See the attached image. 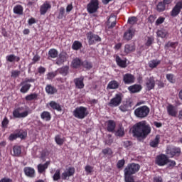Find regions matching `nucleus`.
I'll return each instance as SVG.
<instances>
[{
  "mask_svg": "<svg viewBox=\"0 0 182 182\" xmlns=\"http://www.w3.org/2000/svg\"><path fill=\"white\" fill-rule=\"evenodd\" d=\"M22 153V149L19 146H14L13 147V156L18 157Z\"/></svg>",
  "mask_w": 182,
  "mask_h": 182,
  "instance_id": "33",
  "label": "nucleus"
},
{
  "mask_svg": "<svg viewBox=\"0 0 182 182\" xmlns=\"http://www.w3.org/2000/svg\"><path fill=\"white\" fill-rule=\"evenodd\" d=\"M157 36L162 38H168V31L165 29L159 30L156 32Z\"/></svg>",
  "mask_w": 182,
  "mask_h": 182,
  "instance_id": "30",
  "label": "nucleus"
},
{
  "mask_svg": "<svg viewBox=\"0 0 182 182\" xmlns=\"http://www.w3.org/2000/svg\"><path fill=\"white\" fill-rule=\"evenodd\" d=\"M36 99H38V94L36 93H32L25 97V100L28 102L36 100Z\"/></svg>",
  "mask_w": 182,
  "mask_h": 182,
  "instance_id": "38",
  "label": "nucleus"
},
{
  "mask_svg": "<svg viewBox=\"0 0 182 182\" xmlns=\"http://www.w3.org/2000/svg\"><path fill=\"white\" fill-rule=\"evenodd\" d=\"M59 73L60 75H63V76H66L69 73V68L68 66L63 67L59 69Z\"/></svg>",
  "mask_w": 182,
  "mask_h": 182,
  "instance_id": "40",
  "label": "nucleus"
},
{
  "mask_svg": "<svg viewBox=\"0 0 182 182\" xmlns=\"http://www.w3.org/2000/svg\"><path fill=\"white\" fill-rule=\"evenodd\" d=\"M73 9V5L72 4H68L66 7V12L67 14H69Z\"/></svg>",
  "mask_w": 182,
  "mask_h": 182,
  "instance_id": "61",
  "label": "nucleus"
},
{
  "mask_svg": "<svg viewBox=\"0 0 182 182\" xmlns=\"http://www.w3.org/2000/svg\"><path fill=\"white\" fill-rule=\"evenodd\" d=\"M99 10V0H90L87 5V11L88 14H96Z\"/></svg>",
  "mask_w": 182,
  "mask_h": 182,
  "instance_id": "6",
  "label": "nucleus"
},
{
  "mask_svg": "<svg viewBox=\"0 0 182 182\" xmlns=\"http://www.w3.org/2000/svg\"><path fill=\"white\" fill-rule=\"evenodd\" d=\"M41 119H43V120H46V122H49V120H50V113H49L48 112L44 111L41 113Z\"/></svg>",
  "mask_w": 182,
  "mask_h": 182,
  "instance_id": "36",
  "label": "nucleus"
},
{
  "mask_svg": "<svg viewBox=\"0 0 182 182\" xmlns=\"http://www.w3.org/2000/svg\"><path fill=\"white\" fill-rule=\"evenodd\" d=\"M159 144H160V135L158 134L155 136L154 139L150 141L149 146L155 149L156 147H159Z\"/></svg>",
  "mask_w": 182,
  "mask_h": 182,
  "instance_id": "20",
  "label": "nucleus"
},
{
  "mask_svg": "<svg viewBox=\"0 0 182 182\" xmlns=\"http://www.w3.org/2000/svg\"><path fill=\"white\" fill-rule=\"evenodd\" d=\"M132 133L135 137L146 139L151 133V127L146 121H141L132 127Z\"/></svg>",
  "mask_w": 182,
  "mask_h": 182,
  "instance_id": "1",
  "label": "nucleus"
},
{
  "mask_svg": "<svg viewBox=\"0 0 182 182\" xmlns=\"http://www.w3.org/2000/svg\"><path fill=\"white\" fill-rule=\"evenodd\" d=\"M166 79L171 83H174L176 80H174V75L173 74H166Z\"/></svg>",
  "mask_w": 182,
  "mask_h": 182,
  "instance_id": "50",
  "label": "nucleus"
},
{
  "mask_svg": "<svg viewBox=\"0 0 182 182\" xmlns=\"http://www.w3.org/2000/svg\"><path fill=\"white\" fill-rule=\"evenodd\" d=\"M123 80L125 85H130L132 83H134V76L132 74H125L123 76Z\"/></svg>",
  "mask_w": 182,
  "mask_h": 182,
  "instance_id": "15",
  "label": "nucleus"
},
{
  "mask_svg": "<svg viewBox=\"0 0 182 182\" xmlns=\"http://www.w3.org/2000/svg\"><path fill=\"white\" fill-rule=\"evenodd\" d=\"M83 80H85V77H83L74 79V83L77 89H83V87H85V83L83 82Z\"/></svg>",
  "mask_w": 182,
  "mask_h": 182,
  "instance_id": "14",
  "label": "nucleus"
},
{
  "mask_svg": "<svg viewBox=\"0 0 182 182\" xmlns=\"http://www.w3.org/2000/svg\"><path fill=\"white\" fill-rule=\"evenodd\" d=\"M21 85L22 86L20 90L21 93H28L29 89H31V87L32 86L31 84H22V82H21Z\"/></svg>",
  "mask_w": 182,
  "mask_h": 182,
  "instance_id": "31",
  "label": "nucleus"
},
{
  "mask_svg": "<svg viewBox=\"0 0 182 182\" xmlns=\"http://www.w3.org/2000/svg\"><path fill=\"white\" fill-rule=\"evenodd\" d=\"M124 163H125L124 159L119 160L117 164V168H122V167L124 166Z\"/></svg>",
  "mask_w": 182,
  "mask_h": 182,
  "instance_id": "56",
  "label": "nucleus"
},
{
  "mask_svg": "<svg viewBox=\"0 0 182 182\" xmlns=\"http://www.w3.org/2000/svg\"><path fill=\"white\" fill-rule=\"evenodd\" d=\"M119 110H121V112H123L124 113V112L129 111V107L126 105H121L119 107Z\"/></svg>",
  "mask_w": 182,
  "mask_h": 182,
  "instance_id": "55",
  "label": "nucleus"
},
{
  "mask_svg": "<svg viewBox=\"0 0 182 182\" xmlns=\"http://www.w3.org/2000/svg\"><path fill=\"white\" fill-rule=\"evenodd\" d=\"M163 22H164V17H159L156 21V25H161V23H163Z\"/></svg>",
  "mask_w": 182,
  "mask_h": 182,
  "instance_id": "60",
  "label": "nucleus"
},
{
  "mask_svg": "<svg viewBox=\"0 0 182 182\" xmlns=\"http://www.w3.org/2000/svg\"><path fill=\"white\" fill-rule=\"evenodd\" d=\"M134 36V30L133 28H129L127 31L124 33V41H130Z\"/></svg>",
  "mask_w": 182,
  "mask_h": 182,
  "instance_id": "19",
  "label": "nucleus"
},
{
  "mask_svg": "<svg viewBox=\"0 0 182 182\" xmlns=\"http://www.w3.org/2000/svg\"><path fill=\"white\" fill-rule=\"evenodd\" d=\"M17 136H18V137H19V139H25L26 137V136H28V133L26 132V131L20 130L17 133Z\"/></svg>",
  "mask_w": 182,
  "mask_h": 182,
  "instance_id": "44",
  "label": "nucleus"
},
{
  "mask_svg": "<svg viewBox=\"0 0 182 182\" xmlns=\"http://www.w3.org/2000/svg\"><path fill=\"white\" fill-rule=\"evenodd\" d=\"M145 86L146 90H151L156 86V81L153 77L146 79Z\"/></svg>",
  "mask_w": 182,
  "mask_h": 182,
  "instance_id": "12",
  "label": "nucleus"
},
{
  "mask_svg": "<svg viewBox=\"0 0 182 182\" xmlns=\"http://www.w3.org/2000/svg\"><path fill=\"white\" fill-rule=\"evenodd\" d=\"M58 52L55 48H51L48 51V55L50 58H52L53 59H55V58H58Z\"/></svg>",
  "mask_w": 182,
  "mask_h": 182,
  "instance_id": "35",
  "label": "nucleus"
},
{
  "mask_svg": "<svg viewBox=\"0 0 182 182\" xmlns=\"http://www.w3.org/2000/svg\"><path fill=\"white\" fill-rule=\"evenodd\" d=\"M56 76V72L48 73L47 74V79L52 80Z\"/></svg>",
  "mask_w": 182,
  "mask_h": 182,
  "instance_id": "53",
  "label": "nucleus"
},
{
  "mask_svg": "<svg viewBox=\"0 0 182 182\" xmlns=\"http://www.w3.org/2000/svg\"><path fill=\"white\" fill-rule=\"evenodd\" d=\"M128 90H129L131 93H138V92H140V90H141V85H134L132 86L129 87Z\"/></svg>",
  "mask_w": 182,
  "mask_h": 182,
  "instance_id": "28",
  "label": "nucleus"
},
{
  "mask_svg": "<svg viewBox=\"0 0 182 182\" xmlns=\"http://www.w3.org/2000/svg\"><path fill=\"white\" fill-rule=\"evenodd\" d=\"M63 16H65V7H60L58 14V19H63Z\"/></svg>",
  "mask_w": 182,
  "mask_h": 182,
  "instance_id": "48",
  "label": "nucleus"
},
{
  "mask_svg": "<svg viewBox=\"0 0 182 182\" xmlns=\"http://www.w3.org/2000/svg\"><path fill=\"white\" fill-rule=\"evenodd\" d=\"M53 179L54 181H58V180H60V170H56L55 173L53 176Z\"/></svg>",
  "mask_w": 182,
  "mask_h": 182,
  "instance_id": "45",
  "label": "nucleus"
},
{
  "mask_svg": "<svg viewBox=\"0 0 182 182\" xmlns=\"http://www.w3.org/2000/svg\"><path fill=\"white\" fill-rule=\"evenodd\" d=\"M106 123L107 132L113 133V132H114V129H116V122L113 120H109Z\"/></svg>",
  "mask_w": 182,
  "mask_h": 182,
  "instance_id": "21",
  "label": "nucleus"
},
{
  "mask_svg": "<svg viewBox=\"0 0 182 182\" xmlns=\"http://www.w3.org/2000/svg\"><path fill=\"white\" fill-rule=\"evenodd\" d=\"M102 152L105 156H112L113 154V151L110 148L104 149Z\"/></svg>",
  "mask_w": 182,
  "mask_h": 182,
  "instance_id": "47",
  "label": "nucleus"
},
{
  "mask_svg": "<svg viewBox=\"0 0 182 182\" xmlns=\"http://www.w3.org/2000/svg\"><path fill=\"white\" fill-rule=\"evenodd\" d=\"M46 92L48 95H55L58 92V90L52 85H48L46 87Z\"/></svg>",
  "mask_w": 182,
  "mask_h": 182,
  "instance_id": "27",
  "label": "nucleus"
},
{
  "mask_svg": "<svg viewBox=\"0 0 182 182\" xmlns=\"http://www.w3.org/2000/svg\"><path fill=\"white\" fill-rule=\"evenodd\" d=\"M73 114L76 119L82 120L89 114V112L85 107H78L73 111Z\"/></svg>",
  "mask_w": 182,
  "mask_h": 182,
  "instance_id": "4",
  "label": "nucleus"
},
{
  "mask_svg": "<svg viewBox=\"0 0 182 182\" xmlns=\"http://www.w3.org/2000/svg\"><path fill=\"white\" fill-rule=\"evenodd\" d=\"M50 164V161H46L44 164H39L37 166L38 173H40V174H42V173H45V171H46V169L48 168V167H49Z\"/></svg>",
  "mask_w": 182,
  "mask_h": 182,
  "instance_id": "18",
  "label": "nucleus"
},
{
  "mask_svg": "<svg viewBox=\"0 0 182 182\" xmlns=\"http://www.w3.org/2000/svg\"><path fill=\"white\" fill-rule=\"evenodd\" d=\"M80 48H82V43H80V41H74L73 46H72V49H73V50H79V49H80Z\"/></svg>",
  "mask_w": 182,
  "mask_h": 182,
  "instance_id": "39",
  "label": "nucleus"
},
{
  "mask_svg": "<svg viewBox=\"0 0 182 182\" xmlns=\"http://www.w3.org/2000/svg\"><path fill=\"white\" fill-rule=\"evenodd\" d=\"M116 26V16H111L107 21L108 29H113Z\"/></svg>",
  "mask_w": 182,
  "mask_h": 182,
  "instance_id": "23",
  "label": "nucleus"
},
{
  "mask_svg": "<svg viewBox=\"0 0 182 182\" xmlns=\"http://www.w3.org/2000/svg\"><path fill=\"white\" fill-rule=\"evenodd\" d=\"M156 9L158 12H163V11L166 10V6H164L163 2H160L158 4Z\"/></svg>",
  "mask_w": 182,
  "mask_h": 182,
  "instance_id": "46",
  "label": "nucleus"
},
{
  "mask_svg": "<svg viewBox=\"0 0 182 182\" xmlns=\"http://www.w3.org/2000/svg\"><path fill=\"white\" fill-rule=\"evenodd\" d=\"M116 62L118 66H119L120 68H126L127 66L126 60H122V58H120V57L118 55L116 57Z\"/></svg>",
  "mask_w": 182,
  "mask_h": 182,
  "instance_id": "34",
  "label": "nucleus"
},
{
  "mask_svg": "<svg viewBox=\"0 0 182 182\" xmlns=\"http://www.w3.org/2000/svg\"><path fill=\"white\" fill-rule=\"evenodd\" d=\"M115 136L117 137H123L124 136V129L120 127L115 132Z\"/></svg>",
  "mask_w": 182,
  "mask_h": 182,
  "instance_id": "41",
  "label": "nucleus"
},
{
  "mask_svg": "<svg viewBox=\"0 0 182 182\" xmlns=\"http://www.w3.org/2000/svg\"><path fill=\"white\" fill-rule=\"evenodd\" d=\"M182 9V1H178L172 11H171V15L173 17L177 16L178 14L181 11Z\"/></svg>",
  "mask_w": 182,
  "mask_h": 182,
  "instance_id": "11",
  "label": "nucleus"
},
{
  "mask_svg": "<svg viewBox=\"0 0 182 182\" xmlns=\"http://www.w3.org/2000/svg\"><path fill=\"white\" fill-rule=\"evenodd\" d=\"M154 182H163V178L161 176H156L154 178Z\"/></svg>",
  "mask_w": 182,
  "mask_h": 182,
  "instance_id": "64",
  "label": "nucleus"
},
{
  "mask_svg": "<svg viewBox=\"0 0 182 182\" xmlns=\"http://www.w3.org/2000/svg\"><path fill=\"white\" fill-rule=\"evenodd\" d=\"M52 6L48 1L44 2L43 4L41 5L40 8V14L41 15H45L48 12V9H50Z\"/></svg>",
  "mask_w": 182,
  "mask_h": 182,
  "instance_id": "17",
  "label": "nucleus"
},
{
  "mask_svg": "<svg viewBox=\"0 0 182 182\" xmlns=\"http://www.w3.org/2000/svg\"><path fill=\"white\" fill-rule=\"evenodd\" d=\"M23 171L27 177H35V169L31 167H25Z\"/></svg>",
  "mask_w": 182,
  "mask_h": 182,
  "instance_id": "24",
  "label": "nucleus"
},
{
  "mask_svg": "<svg viewBox=\"0 0 182 182\" xmlns=\"http://www.w3.org/2000/svg\"><path fill=\"white\" fill-rule=\"evenodd\" d=\"M6 60L11 63H15V62H19V60H21V58L15 55L14 54H11L6 56Z\"/></svg>",
  "mask_w": 182,
  "mask_h": 182,
  "instance_id": "22",
  "label": "nucleus"
},
{
  "mask_svg": "<svg viewBox=\"0 0 182 182\" xmlns=\"http://www.w3.org/2000/svg\"><path fill=\"white\" fill-rule=\"evenodd\" d=\"M176 43L168 42L165 45V48H176Z\"/></svg>",
  "mask_w": 182,
  "mask_h": 182,
  "instance_id": "59",
  "label": "nucleus"
},
{
  "mask_svg": "<svg viewBox=\"0 0 182 182\" xmlns=\"http://www.w3.org/2000/svg\"><path fill=\"white\" fill-rule=\"evenodd\" d=\"M87 39L90 45H93L95 42H100L102 38L99 36L93 34L92 33H88L87 36Z\"/></svg>",
  "mask_w": 182,
  "mask_h": 182,
  "instance_id": "10",
  "label": "nucleus"
},
{
  "mask_svg": "<svg viewBox=\"0 0 182 182\" xmlns=\"http://www.w3.org/2000/svg\"><path fill=\"white\" fill-rule=\"evenodd\" d=\"M73 174H75V168H68L67 171L62 173V178L63 180H66L68 177H72Z\"/></svg>",
  "mask_w": 182,
  "mask_h": 182,
  "instance_id": "16",
  "label": "nucleus"
},
{
  "mask_svg": "<svg viewBox=\"0 0 182 182\" xmlns=\"http://www.w3.org/2000/svg\"><path fill=\"white\" fill-rule=\"evenodd\" d=\"M82 66H83V68H85V69H92V68H93L92 63L87 60H85L84 62H82Z\"/></svg>",
  "mask_w": 182,
  "mask_h": 182,
  "instance_id": "43",
  "label": "nucleus"
},
{
  "mask_svg": "<svg viewBox=\"0 0 182 182\" xmlns=\"http://www.w3.org/2000/svg\"><path fill=\"white\" fill-rule=\"evenodd\" d=\"M20 75H21V71L15 70L11 71V77L16 78Z\"/></svg>",
  "mask_w": 182,
  "mask_h": 182,
  "instance_id": "52",
  "label": "nucleus"
},
{
  "mask_svg": "<svg viewBox=\"0 0 182 182\" xmlns=\"http://www.w3.org/2000/svg\"><path fill=\"white\" fill-rule=\"evenodd\" d=\"M9 123V120H8V118L4 117L1 122L2 127H6L8 126V124Z\"/></svg>",
  "mask_w": 182,
  "mask_h": 182,
  "instance_id": "58",
  "label": "nucleus"
},
{
  "mask_svg": "<svg viewBox=\"0 0 182 182\" xmlns=\"http://www.w3.org/2000/svg\"><path fill=\"white\" fill-rule=\"evenodd\" d=\"M22 110H23V107H18V108L16 109L13 112L14 117H16V119H23V118L28 117V114H31V113H32V110H31V109H28V110L21 112Z\"/></svg>",
  "mask_w": 182,
  "mask_h": 182,
  "instance_id": "5",
  "label": "nucleus"
},
{
  "mask_svg": "<svg viewBox=\"0 0 182 182\" xmlns=\"http://www.w3.org/2000/svg\"><path fill=\"white\" fill-rule=\"evenodd\" d=\"M160 63H161V61L160 60H152L149 61V66L151 69H154V68H157V66H159Z\"/></svg>",
  "mask_w": 182,
  "mask_h": 182,
  "instance_id": "32",
  "label": "nucleus"
},
{
  "mask_svg": "<svg viewBox=\"0 0 182 182\" xmlns=\"http://www.w3.org/2000/svg\"><path fill=\"white\" fill-rule=\"evenodd\" d=\"M137 22V18L132 16L128 18V23H130V25H134V23H136Z\"/></svg>",
  "mask_w": 182,
  "mask_h": 182,
  "instance_id": "51",
  "label": "nucleus"
},
{
  "mask_svg": "<svg viewBox=\"0 0 182 182\" xmlns=\"http://www.w3.org/2000/svg\"><path fill=\"white\" fill-rule=\"evenodd\" d=\"M122 100H123V95L121 93L117 94L110 100L108 105L110 107H117V106H120Z\"/></svg>",
  "mask_w": 182,
  "mask_h": 182,
  "instance_id": "7",
  "label": "nucleus"
},
{
  "mask_svg": "<svg viewBox=\"0 0 182 182\" xmlns=\"http://www.w3.org/2000/svg\"><path fill=\"white\" fill-rule=\"evenodd\" d=\"M0 182H12V179L8 177H4L0 180Z\"/></svg>",
  "mask_w": 182,
  "mask_h": 182,
  "instance_id": "63",
  "label": "nucleus"
},
{
  "mask_svg": "<svg viewBox=\"0 0 182 182\" xmlns=\"http://www.w3.org/2000/svg\"><path fill=\"white\" fill-rule=\"evenodd\" d=\"M49 105L54 110H57V112H62V107L58 102L55 101H51L49 102Z\"/></svg>",
  "mask_w": 182,
  "mask_h": 182,
  "instance_id": "29",
  "label": "nucleus"
},
{
  "mask_svg": "<svg viewBox=\"0 0 182 182\" xmlns=\"http://www.w3.org/2000/svg\"><path fill=\"white\" fill-rule=\"evenodd\" d=\"M140 170V165L132 163L128 164L124 170V181L133 180V174H136Z\"/></svg>",
  "mask_w": 182,
  "mask_h": 182,
  "instance_id": "2",
  "label": "nucleus"
},
{
  "mask_svg": "<svg viewBox=\"0 0 182 182\" xmlns=\"http://www.w3.org/2000/svg\"><path fill=\"white\" fill-rule=\"evenodd\" d=\"M168 157L164 154H161L156 157V163L158 166H166L168 164Z\"/></svg>",
  "mask_w": 182,
  "mask_h": 182,
  "instance_id": "9",
  "label": "nucleus"
},
{
  "mask_svg": "<svg viewBox=\"0 0 182 182\" xmlns=\"http://www.w3.org/2000/svg\"><path fill=\"white\" fill-rule=\"evenodd\" d=\"M55 143H57V144H58L59 146H62V144H63V143L65 142L63 139L60 138L59 135L55 136Z\"/></svg>",
  "mask_w": 182,
  "mask_h": 182,
  "instance_id": "49",
  "label": "nucleus"
},
{
  "mask_svg": "<svg viewBox=\"0 0 182 182\" xmlns=\"http://www.w3.org/2000/svg\"><path fill=\"white\" fill-rule=\"evenodd\" d=\"M72 65L75 69L82 66V61L79 58H75L72 62Z\"/></svg>",
  "mask_w": 182,
  "mask_h": 182,
  "instance_id": "37",
  "label": "nucleus"
},
{
  "mask_svg": "<svg viewBox=\"0 0 182 182\" xmlns=\"http://www.w3.org/2000/svg\"><path fill=\"white\" fill-rule=\"evenodd\" d=\"M166 110L169 116H172V117H176V116H177V113H178L177 108L173 106L172 105H169L166 107Z\"/></svg>",
  "mask_w": 182,
  "mask_h": 182,
  "instance_id": "13",
  "label": "nucleus"
},
{
  "mask_svg": "<svg viewBox=\"0 0 182 182\" xmlns=\"http://www.w3.org/2000/svg\"><path fill=\"white\" fill-rule=\"evenodd\" d=\"M119 86H120V84L119 83V82L116 80H112L108 83L107 89H109V90L119 89Z\"/></svg>",
  "mask_w": 182,
  "mask_h": 182,
  "instance_id": "26",
  "label": "nucleus"
},
{
  "mask_svg": "<svg viewBox=\"0 0 182 182\" xmlns=\"http://www.w3.org/2000/svg\"><path fill=\"white\" fill-rule=\"evenodd\" d=\"M13 12L16 15H23V6L21 4L16 5L13 9Z\"/></svg>",
  "mask_w": 182,
  "mask_h": 182,
  "instance_id": "25",
  "label": "nucleus"
},
{
  "mask_svg": "<svg viewBox=\"0 0 182 182\" xmlns=\"http://www.w3.org/2000/svg\"><path fill=\"white\" fill-rule=\"evenodd\" d=\"M181 153V150L180 149V148H177L176 146H168L166 149V154H168V156H170V157H173V156H179Z\"/></svg>",
  "mask_w": 182,
  "mask_h": 182,
  "instance_id": "8",
  "label": "nucleus"
},
{
  "mask_svg": "<svg viewBox=\"0 0 182 182\" xmlns=\"http://www.w3.org/2000/svg\"><path fill=\"white\" fill-rule=\"evenodd\" d=\"M85 171H86L87 174H90V173L93 172V167L90 165H87L85 168Z\"/></svg>",
  "mask_w": 182,
  "mask_h": 182,
  "instance_id": "54",
  "label": "nucleus"
},
{
  "mask_svg": "<svg viewBox=\"0 0 182 182\" xmlns=\"http://www.w3.org/2000/svg\"><path fill=\"white\" fill-rule=\"evenodd\" d=\"M130 146H132V141H124V147L127 149V148L130 147Z\"/></svg>",
  "mask_w": 182,
  "mask_h": 182,
  "instance_id": "62",
  "label": "nucleus"
},
{
  "mask_svg": "<svg viewBox=\"0 0 182 182\" xmlns=\"http://www.w3.org/2000/svg\"><path fill=\"white\" fill-rule=\"evenodd\" d=\"M154 41V38L153 37H148L147 41L146 43V46H150Z\"/></svg>",
  "mask_w": 182,
  "mask_h": 182,
  "instance_id": "57",
  "label": "nucleus"
},
{
  "mask_svg": "<svg viewBox=\"0 0 182 182\" xmlns=\"http://www.w3.org/2000/svg\"><path fill=\"white\" fill-rule=\"evenodd\" d=\"M134 47L133 46H130L127 44L124 48L125 53H130L131 52H134Z\"/></svg>",
  "mask_w": 182,
  "mask_h": 182,
  "instance_id": "42",
  "label": "nucleus"
},
{
  "mask_svg": "<svg viewBox=\"0 0 182 182\" xmlns=\"http://www.w3.org/2000/svg\"><path fill=\"white\" fill-rule=\"evenodd\" d=\"M149 113H150V108L146 105L139 107L134 110L135 116L139 119H144V117H147V116H149Z\"/></svg>",
  "mask_w": 182,
  "mask_h": 182,
  "instance_id": "3",
  "label": "nucleus"
}]
</instances>
